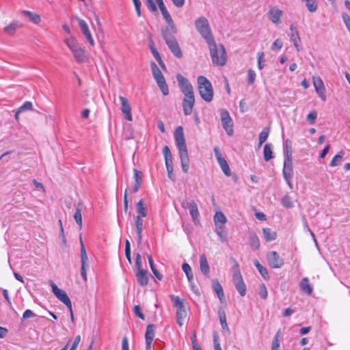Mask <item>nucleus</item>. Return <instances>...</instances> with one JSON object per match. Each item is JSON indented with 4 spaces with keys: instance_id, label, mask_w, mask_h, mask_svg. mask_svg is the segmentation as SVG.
<instances>
[{
    "instance_id": "obj_1",
    "label": "nucleus",
    "mask_w": 350,
    "mask_h": 350,
    "mask_svg": "<svg viewBox=\"0 0 350 350\" xmlns=\"http://www.w3.org/2000/svg\"><path fill=\"white\" fill-rule=\"evenodd\" d=\"M176 79L180 91L184 94L183 100V113L185 116H189L192 113L196 102L193 88L189 80L180 74L176 75Z\"/></svg>"
},
{
    "instance_id": "obj_2",
    "label": "nucleus",
    "mask_w": 350,
    "mask_h": 350,
    "mask_svg": "<svg viewBox=\"0 0 350 350\" xmlns=\"http://www.w3.org/2000/svg\"><path fill=\"white\" fill-rule=\"evenodd\" d=\"M198 91L201 98L206 103L213 99L214 91L210 81L204 76L200 75L197 79Z\"/></svg>"
},
{
    "instance_id": "obj_3",
    "label": "nucleus",
    "mask_w": 350,
    "mask_h": 350,
    "mask_svg": "<svg viewBox=\"0 0 350 350\" xmlns=\"http://www.w3.org/2000/svg\"><path fill=\"white\" fill-rule=\"evenodd\" d=\"M208 45L211 59L213 64L223 66L226 62V55L222 44L217 45L215 40L207 43Z\"/></svg>"
},
{
    "instance_id": "obj_4",
    "label": "nucleus",
    "mask_w": 350,
    "mask_h": 350,
    "mask_svg": "<svg viewBox=\"0 0 350 350\" xmlns=\"http://www.w3.org/2000/svg\"><path fill=\"white\" fill-rule=\"evenodd\" d=\"M64 42L73 54L77 62H83L86 59L85 51L73 36L65 38Z\"/></svg>"
},
{
    "instance_id": "obj_5",
    "label": "nucleus",
    "mask_w": 350,
    "mask_h": 350,
    "mask_svg": "<svg viewBox=\"0 0 350 350\" xmlns=\"http://www.w3.org/2000/svg\"><path fill=\"white\" fill-rule=\"evenodd\" d=\"M195 26L198 31L205 39L207 43L214 40L208 21L205 17L201 16L196 19Z\"/></svg>"
},
{
    "instance_id": "obj_6",
    "label": "nucleus",
    "mask_w": 350,
    "mask_h": 350,
    "mask_svg": "<svg viewBox=\"0 0 350 350\" xmlns=\"http://www.w3.org/2000/svg\"><path fill=\"white\" fill-rule=\"evenodd\" d=\"M171 299L174 306L177 308L176 314L177 323L179 326H182L187 314L184 300L175 295H171Z\"/></svg>"
},
{
    "instance_id": "obj_7",
    "label": "nucleus",
    "mask_w": 350,
    "mask_h": 350,
    "mask_svg": "<svg viewBox=\"0 0 350 350\" xmlns=\"http://www.w3.org/2000/svg\"><path fill=\"white\" fill-rule=\"evenodd\" d=\"M233 282L240 295L241 296H245L246 293V286L237 265L236 268L234 269Z\"/></svg>"
},
{
    "instance_id": "obj_8",
    "label": "nucleus",
    "mask_w": 350,
    "mask_h": 350,
    "mask_svg": "<svg viewBox=\"0 0 350 350\" xmlns=\"http://www.w3.org/2000/svg\"><path fill=\"white\" fill-rule=\"evenodd\" d=\"M221 116V121L222 126L227 134L230 136L233 134V123L232 120L229 114V113L224 109H222L220 112Z\"/></svg>"
},
{
    "instance_id": "obj_9",
    "label": "nucleus",
    "mask_w": 350,
    "mask_h": 350,
    "mask_svg": "<svg viewBox=\"0 0 350 350\" xmlns=\"http://www.w3.org/2000/svg\"><path fill=\"white\" fill-rule=\"evenodd\" d=\"M174 137L176 139V146L179 150L180 153H187V146L185 144V139L183 133V127L179 126L176 128Z\"/></svg>"
},
{
    "instance_id": "obj_10",
    "label": "nucleus",
    "mask_w": 350,
    "mask_h": 350,
    "mask_svg": "<svg viewBox=\"0 0 350 350\" xmlns=\"http://www.w3.org/2000/svg\"><path fill=\"white\" fill-rule=\"evenodd\" d=\"M53 293L57 297L59 300L63 302L68 308H70L71 301L68 297L66 293L59 288L52 281H51Z\"/></svg>"
},
{
    "instance_id": "obj_11",
    "label": "nucleus",
    "mask_w": 350,
    "mask_h": 350,
    "mask_svg": "<svg viewBox=\"0 0 350 350\" xmlns=\"http://www.w3.org/2000/svg\"><path fill=\"white\" fill-rule=\"evenodd\" d=\"M312 82L319 97L325 101L326 100V90L323 80L319 76H314L312 77Z\"/></svg>"
},
{
    "instance_id": "obj_12",
    "label": "nucleus",
    "mask_w": 350,
    "mask_h": 350,
    "mask_svg": "<svg viewBox=\"0 0 350 350\" xmlns=\"http://www.w3.org/2000/svg\"><path fill=\"white\" fill-rule=\"evenodd\" d=\"M267 259L269 266L273 269H278L284 265L283 260L280 257L279 254L275 252H269L267 254Z\"/></svg>"
},
{
    "instance_id": "obj_13",
    "label": "nucleus",
    "mask_w": 350,
    "mask_h": 350,
    "mask_svg": "<svg viewBox=\"0 0 350 350\" xmlns=\"http://www.w3.org/2000/svg\"><path fill=\"white\" fill-rule=\"evenodd\" d=\"M177 32V29L174 23H167V26L161 29V33L165 42L175 38L174 35Z\"/></svg>"
},
{
    "instance_id": "obj_14",
    "label": "nucleus",
    "mask_w": 350,
    "mask_h": 350,
    "mask_svg": "<svg viewBox=\"0 0 350 350\" xmlns=\"http://www.w3.org/2000/svg\"><path fill=\"white\" fill-rule=\"evenodd\" d=\"M121 103V111L125 116V118L129 121H132L131 109L126 98L119 96Z\"/></svg>"
},
{
    "instance_id": "obj_15",
    "label": "nucleus",
    "mask_w": 350,
    "mask_h": 350,
    "mask_svg": "<svg viewBox=\"0 0 350 350\" xmlns=\"http://www.w3.org/2000/svg\"><path fill=\"white\" fill-rule=\"evenodd\" d=\"M143 217H144L137 215L134 217L138 245H140L142 241V230L144 226V221L142 219Z\"/></svg>"
},
{
    "instance_id": "obj_16",
    "label": "nucleus",
    "mask_w": 350,
    "mask_h": 350,
    "mask_svg": "<svg viewBox=\"0 0 350 350\" xmlns=\"http://www.w3.org/2000/svg\"><path fill=\"white\" fill-rule=\"evenodd\" d=\"M293 175V164L291 155L287 154L284 162L283 176L285 180L291 179Z\"/></svg>"
},
{
    "instance_id": "obj_17",
    "label": "nucleus",
    "mask_w": 350,
    "mask_h": 350,
    "mask_svg": "<svg viewBox=\"0 0 350 350\" xmlns=\"http://www.w3.org/2000/svg\"><path fill=\"white\" fill-rule=\"evenodd\" d=\"M171 52L177 57H182V51L176 38L165 42Z\"/></svg>"
},
{
    "instance_id": "obj_18",
    "label": "nucleus",
    "mask_w": 350,
    "mask_h": 350,
    "mask_svg": "<svg viewBox=\"0 0 350 350\" xmlns=\"http://www.w3.org/2000/svg\"><path fill=\"white\" fill-rule=\"evenodd\" d=\"M165 160V165L167 171V176L172 180L174 181L175 176L173 174V162H172V154H164Z\"/></svg>"
},
{
    "instance_id": "obj_19",
    "label": "nucleus",
    "mask_w": 350,
    "mask_h": 350,
    "mask_svg": "<svg viewBox=\"0 0 350 350\" xmlns=\"http://www.w3.org/2000/svg\"><path fill=\"white\" fill-rule=\"evenodd\" d=\"M282 15V11L274 7L271 8L269 11V18L275 24L280 22Z\"/></svg>"
},
{
    "instance_id": "obj_20",
    "label": "nucleus",
    "mask_w": 350,
    "mask_h": 350,
    "mask_svg": "<svg viewBox=\"0 0 350 350\" xmlns=\"http://www.w3.org/2000/svg\"><path fill=\"white\" fill-rule=\"evenodd\" d=\"M135 275L138 284L142 286H146L149 282V278L147 275V271L144 269L136 271Z\"/></svg>"
},
{
    "instance_id": "obj_21",
    "label": "nucleus",
    "mask_w": 350,
    "mask_h": 350,
    "mask_svg": "<svg viewBox=\"0 0 350 350\" xmlns=\"http://www.w3.org/2000/svg\"><path fill=\"white\" fill-rule=\"evenodd\" d=\"M200 268L201 272L206 277L209 274V265L206 259V256L204 254H202L200 256Z\"/></svg>"
},
{
    "instance_id": "obj_22",
    "label": "nucleus",
    "mask_w": 350,
    "mask_h": 350,
    "mask_svg": "<svg viewBox=\"0 0 350 350\" xmlns=\"http://www.w3.org/2000/svg\"><path fill=\"white\" fill-rule=\"evenodd\" d=\"M217 156V160L218 161V163L221 169V170L223 171V172L224 173V174L227 176H230V167H229V165L226 161V160L222 157V155L221 154H216Z\"/></svg>"
},
{
    "instance_id": "obj_23",
    "label": "nucleus",
    "mask_w": 350,
    "mask_h": 350,
    "mask_svg": "<svg viewBox=\"0 0 350 350\" xmlns=\"http://www.w3.org/2000/svg\"><path fill=\"white\" fill-rule=\"evenodd\" d=\"M290 30H291V40L293 42L294 46L297 49V51H299V46L298 42L300 40V38L299 36V32L296 27H295L293 25L290 26Z\"/></svg>"
},
{
    "instance_id": "obj_24",
    "label": "nucleus",
    "mask_w": 350,
    "mask_h": 350,
    "mask_svg": "<svg viewBox=\"0 0 350 350\" xmlns=\"http://www.w3.org/2000/svg\"><path fill=\"white\" fill-rule=\"evenodd\" d=\"M21 13L25 16L28 17V18L34 24H38L41 21V17L37 13L28 10H23Z\"/></svg>"
},
{
    "instance_id": "obj_25",
    "label": "nucleus",
    "mask_w": 350,
    "mask_h": 350,
    "mask_svg": "<svg viewBox=\"0 0 350 350\" xmlns=\"http://www.w3.org/2000/svg\"><path fill=\"white\" fill-rule=\"evenodd\" d=\"M262 233L264 236V239L266 241L269 242L274 241L276 239L277 234L275 231L272 230L271 228H265L262 229Z\"/></svg>"
},
{
    "instance_id": "obj_26",
    "label": "nucleus",
    "mask_w": 350,
    "mask_h": 350,
    "mask_svg": "<svg viewBox=\"0 0 350 350\" xmlns=\"http://www.w3.org/2000/svg\"><path fill=\"white\" fill-rule=\"evenodd\" d=\"M20 27H21V25L18 21H13L10 23L9 25H6L4 27L3 30L6 33L12 36L15 33L16 30Z\"/></svg>"
},
{
    "instance_id": "obj_27",
    "label": "nucleus",
    "mask_w": 350,
    "mask_h": 350,
    "mask_svg": "<svg viewBox=\"0 0 350 350\" xmlns=\"http://www.w3.org/2000/svg\"><path fill=\"white\" fill-rule=\"evenodd\" d=\"M190 215L194 222L198 221V217L200 215L198 206L194 201H191L189 203Z\"/></svg>"
},
{
    "instance_id": "obj_28",
    "label": "nucleus",
    "mask_w": 350,
    "mask_h": 350,
    "mask_svg": "<svg viewBox=\"0 0 350 350\" xmlns=\"http://www.w3.org/2000/svg\"><path fill=\"white\" fill-rule=\"evenodd\" d=\"M218 315L219 318L220 324L223 330L229 332V328L226 322V317L225 311L222 309L219 310Z\"/></svg>"
},
{
    "instance_id": "obj_29",
    "label": "nucleus",
    "mask_w": 350,
    "mask_h": 350,
    "mask_svg": "<svg viewBox=\"0 0 350 350\" xmlns=\"http://www.w3.org/2000/svg\"><path fill=\"white\" fill-rule=\"evenodd\" d=\"M74 219L79 226V229L82 228V216H81V204L80 202L78 203L76 207V211L74 215Z\"/></svg>"
},
{
    "instance_id": "obj_30",
    "label": "nucleus",
    "mask_w": 350,
    "mask_h": 350,
    "mask_svg": "<svg viewBox=\"0 0 350 350\" xmlns=\"http://www.w3.org/2000/svg\"><path fill=\"white\" fill-rule=\"evenodd\" d=\"M300 287L301 290L306 292L308 295H310L312 292V287L311 286L308 278H304L301 280Z\"/></svg>"
},
{
    "instance_id": "obj_31",
    "label": "nucleus",
    "mask_w": 350,
    "mask_h": 350,
    "mask_svg": "<svg viewBox=\"0 0 350 350\" xmlns=\"http://www.w3.org/2000/svg\"><path fill=\"white\" fill-rule=\"evenodd\" d=\"M226 217L222 212L219 211L215 213L214 216L215 226H223L226 223Z\"/></svg>"
},
{
    "instance_id": "obj_32",
    "label": "nucleus",
    "mask_w": 350,
    "mask_h": 350,
    "mask_svg": "<svg viewBox=\"0 0 350 350\" xmlns=\"http://www.w3.org/2000/svg\"><path fill=\"white\" fill-rule=\"evenodd\" d=\"M137 211L138 213L137 216L141 217H146L147 216V208L145 205L144 201L143 199H141L137 203Z\"/></svg>"
},
{
    "instance_id": "obj_33",
    "label": "nucleus",
    "mask_w": 350,
    "mask_h": 350,
    "mask_svg": "<svg viewBox=\"0 0 350 350\" xmlns=\"http://www.w3.org/2000/svg\"><path fill=\"white\" fill-rule=\"evenodd\" d=\"M250 244L252 250H257L260 247V240L258 236L252 232L250 237Z\"/></svg>"
},
{
    "instance_id": "obj_34",
    "label": "nucleus",
    "mask_w": 350,
    "mask_h": 350,
    "mask_svg": "<svg viewBox=\"0 0 350 350\" xmlns=\"http://www.w3.org/2000/svg\"><path fill=\"white\" fill-rule=\"evenodd\" d=\"M147 258H148V262H149V265H150V269L153 273V274L154 275V276L159 280H161L163 278V275L161 274L158 271L157 269L155 268L154 265V262H153V260L151 257L150 255H147Z\"/></svg>"
},
{
    "instance_id": "obj_35",
    "label": "nucleus",
    "mask_w": 350,
    "mask_h": 350,
    "mask_svg": "<svg viewBox=\"0 0 350 350\" xmlns=\"http://www.w3.org/2000/svg\"><path fill=\"white\" fill-rule=\"evenodd\" d=\"M182 269L183 271L186 274V276L189 282H191L193 279V275L190 265L187 262H184L182 265Z\"/></svg>"
},
{
    "instance_id": "obj_36",
    "label": "nucleus",
    "mask_w": 350,
    "mask_h": 350,
    "mask_svg": "<svg viewBox=\"0 0 350 350\" xmlns=\"http://www.w3.org/2000/svg\"><path fill=\"white\" fill-rule=\"evenodd\" d=\"M154 329L155 327L152 324H150L147 326L145 335L146 340H153L154 337Z\"/></svg>"
},
{
    "instance_id": "obj_37",
    "label": "nucleus",
    "mask_w": 350,
    "mask_h": 350,
    "mask_svg": "<svg viewBox=\"0 0 350 350\" xmlns=\"http://www.w3.org/2000/svg\"><path fill=\"white\" fill-rule=\"evenodd\" d=\"M150 65L152 73L154 79L164 77L157 65L154 62H152Z\"/></svg>"
},
{
    "instance_id": "obj_38",
    "label": "nucleus",
    "mask_w": 350,
    "mask_h": 350,
    "mask_svg": "<svg viewBox=\"0 0 350 350\" xmlns=\"http://www.w3.org/2000/svg\"><path fill=\"white\" fill-rule=\"evenodd\" d=\"M180 161L182 164L183 170L187 173L189 170V159L188 154H180Z\"/></svg>"
},
{
    "instance_id": "obj_39",
    "label": "nucleus",
    "mask_w": 350,
    "mask_h": 350,
    "mask_svg": "<svg viewBox=\"0 0 350 350\" xmlns=\"http://www.w3.org/2000/svg\"><path fill=\"white\" fill-rule=\"evenodd\" d=\"M254 265L256 269L258 270L261 275L265 278H268V271L265 267H264L257 260H254Z\"/></svg>"
},
{
    "instance_id": "obj_40",
    "label": "nucleus",
    "mask_w": 350,
    "mask_h": 350,
    "mask_svg": "<svg viewBox=\"0 0 350 350\" xmlns=\"http://www.w3.org/2000/svg\"><path fill=\"white\" fill-rule=\"evenodd\" d=\"M281 203L286 208H292L294 206V203L291 198L288 195L284 196L282 198Z\"/></svg>"
},
{
    "instance_id": "obj_41",
    "label": "nucleus",
    "mask_w": 350,
    "mask_h": 350,
    "mask_svg": "<svg viewBox=\"0 0 350 350\" xmlns=\"http://www.w3.org/2000/svg\"><path fill=\"white\" fill-rule=\"evenodd\" d=\"M269 134V129L268 128H264L263 130L260 132L259 135V145H261L262 143H264Z\"/></svg>"
},
{
    "instance_id": "obj_42",
    "label": "nucleus",
    "mask_w": 350,
    "mask_h": 350,
    "mask_svg": "<svg viewBox=\"0 0 350 350\" xmlns=\"http://www.w3.org/2000/svg\"><path fill=\"white\" fill-rule=\"evenodd\" d=\"M257 58H258V68L260 70H262L264 66V62H265V53L262 51H260L257 53Z\"/></svg>"
},
{
    "instance_id": "obj_43",
    "label": "nucleus",
    "mask_w": 350,
    "mask_h": 350,
    "mask_svg": "<svg viewBox=\"0 0 350 350\" xmlns=\"http://www.w3.org/2000/svg\"><path fill=\"white\" fill-rule=\"evenodd\" d=\"M215 232L217 234L219 237L220 240L221 241H226V235L224 231L223 226H215Z\"/></svg>"
},
{
    "instance_id": "obj_44",
    "label": "nucleus",
    "mask_w": 350,
    "mask_h": 350,
    "mask_svg": "<svg viewBox=\"0 0 350 350\" xmlns=\"http://www.w3.org/2000/svg\"><path fill=\"white\" fill-rule=\"evenodd\" d=\"M133 178L135 183L142 184V173L137 169H133Z\"/></svg>"
},
{
    "instance_id": "obj_45",
    "label": "nucleus",
    "mask_w": 350,
    "mask_h": 350,
    "mask_svg": "<svg viewBox=\"0 0 350 350\" xmlns=\"http://www.w3.org/2000/svg\"><path fill=\"white\" fill-rule=\"evenodd\" d=\"M258 289L260 297L263 299H266L268 295L266 286L264 284H261L259 285Z\"/></svg>"
},
{
    "instance_id": "obj_46",
    "label": "nucleus",
    "mask_w": 350,
    "mask_h": 350,
    "mask_svg": "<svg viewBox=\"0 0 350 350\" xmlns=\"http://www.w3.org/2000/svg\"><path fill=\"white\" fill-rule=\"evenodd\" d=\"M82 33H83V36L85 37V38H86L87 41L88 42V43L91 46H94L95 45V42H94V39H93V38L92 36V34L90 33V29L86 30V31H82Z\"/></svg>"
},
{
    "instance_id": "obj_47",
    "label": "nucleus",
    "mask_w": 350,
    "mask_h": 350,
    "mask_svg": "<svg viewBox=\"0 0 350 350\" xmlns=\"http://www.w3.org/2000/svg\"><path fill=\"white\" fill-rule=\"evenodd\" d=\"M213 345H214V349L215 350H222L220 346V344L219 342V334L217 332L213 333Z\"/></svg>"
},
{
    "instance_id": "obj_48",
    "label": "nucleus",
    "mask_w": 350,
    "mask_h": 350,
    "mask_svg": "<svg viewBox=\"0 0 350 350\" xmlns=\"http://www.w3.org/2000/svg\"><path fill=\"white\" fill-rule=\"evenodd\" d=\"M76 20L78 22L79 26L81 31H86V30L89 29L88 25L84 20H83L79 17H76Z\"/></svg>"
},
{
    "instance_id": "obj_49",
    "label": "nucleus",
    "mask_w": 350,
    "mask_h": 350,
    "mask_svg": "<svg viewBox=\"0 0 350 350\" xmlns=\"http://www.w3.org/2000/svg\"><path fill=\"white\" fill-rule=\"evenodd\" d=\"M161 12L167 23H172L174 22L167 8L161 9Z\"/></svg>"
},
{
    "instance_id": "obj_50",
    "label": "nucleus",
    "mask_w": 350,
    "mask_h": 350,
    "mask_svg": "<svg viewBox=\"0 0 350 350\" xmlns=\"http://www.w3.org/2000/svg\"><path fill=\"white\" fill-rule=\"evenodd\" d=\"M342 18L343 20V22L348 29L349 32L350 31V16L349 14L346 12L342 13Z\"/></svg>"
},
{
    "instance_id": "obj_51",
    "label": "nucleus",
    "mask_w": 350,
    "mask_h": 350,
    "mask_svg": "<svg viewBox=\"0 0 350 350\" xmlns=\"http://www.w3.org/2000/svg\"><path fill=\"white\" fill-rule=\"evenodd\" d=\"M248 83L253 84L256 79V72L252 69H249L247 71Z\"/></svg>"
},
{
    "instance_id": "obj_52",
    "label": "nucleus",
    "mask_w": 350,
    "mask_h": 350,
    "mask_svg": "<svg viewBox=\"0 0 350 350\" xmlns=\"http://www.w3.org/2000/svg\"><path fill=\"white\" fill-rule=\"evenodd\" d=\"M32 107V103L30 101H26L18 108V109L20 111L23 112L27 110H31Z\"/></svg>"
},
{
    "instance_id": "obj_53",
    "label": "nucleus",
    "mask_w": 350,
    "mask_h": 350,
    "mask_svg": "<svg viewBox=\"0 0 350 350\" xmlns=\"http://www.w3.org/2000/svg\"><path fill=\"white\" fill-rule=\"evenodd\" d=\"M213 288L217 294L223 291V288L217 280H214L213 281Z\"/></svg>"
},
{
    "instance_id": "obj_54",
    "label": "nucleus",
    "mask_w": 350,
    "mask_h": 350,
    "mask_svg": "<svg viewBox=\"0 0 350 350\" xmlns=\"http://www.w3.org/2000/svg\"><path fill=\"white\" fill-rule=\"evenodd\" d=\"M317 117V113L316 111H313L309 113L307 116L306 120L310 124H314V121Z\"/></svg>"
},
{
    "instance_id": "obj_55",
    "label": "nucleus",
    "mask_w": 350,
    "mask_h": 350,
    "mask_svg": "<svg viewBox=\"0 0 350 350\" xmlns=\"http://www.w3.org/2000/svg\"><path fill=\"white\" fill-rule=\"evenodd\" d=\"M146 5L149 10L152 12H157V8L154 3L153 0H146Z\"/></svg>"
},
{
    "instance_id": "obj_56",
    "label": "nucleus",
    "mask_w": 350,
    "mask_h": 350,
    "mask_svg": "<svg viewBox=\"0 0 350 350\" xmlns=\"http://www.w3.org/2000/svg\"><path fill=\"white\" fill-rule=\"evenodd\" d=\"M271 350H280V343L278 340V333L275 335L271 345Z\"/></svg>"
},
{
    "instance_id": "obj_57",
    "label": "nucleus",
    "mask_w": 350,
    "mask_h": 350,
    "mask_svg": "<svg viewBox=\"0 0 350 350\" xmlns=\"http://www.w3.org/2000/svg\"><path fill=\"white\" fill-rule=\"evenodd\" d=\"M149 46H150V51H151L152 55H154V57H155V59L157 57H159V56H160L159 53L154 46V43L151 39L149 42Z\"/></svg>"
},
{
    "instance_id": "obj_58",
    "label": "nucleus",
    "mask_w": 350,
    "mask_h": 350,
    "mask_svg": "<svg viewBox=\"0 0 350 350\" xmlns=\"http://www.w3.org/2000/svg\"><path fill=\"white\" fill-rule=\"evenodd\" d=\"M282 47V42L280 39L275 40L272 46L271 49L272 50H280Z\"/></svg>"
},
{
    "instance_id": "obj_59",
    "label": "nucleus",
    "mask_w": 350,
    "mask_h": 350,
    "mask_svg": "<svg viewBox=\"0 0 350 350\" xmlns=\"http://www.w3.org/2000/svg\"><path fill=\"white\" fill-rule=\"evenodd\" d=\"M341 154H336L330 163V165L334 167L337 165L342 160Z\"/></svg>"
},
{
    "instance_id": "obj_60",
    "label": "nucleus",
    "mask_w": 350,
    "mask_h": 350,
    "mask_svg": "<svg viewBox=\"0 0 350 350\" xmlns=\"http://www.w3.org/2000/svg\"><path fill=\"white\" fill-rule=\"evenodd\" d=\"M129 209L128 189H126L124 194V210L126 213Z\"/></svg>"
},
{
    "instance_id": "obj_61",
    "label": "nucleus",
    "mask_w": 350,
    "mask_h": 350,
    "mask_svg": "<svg viewBox=\"0 0 350 350\" xmlns=\"http://www.w3.org/2000/svg\"><path fill=\"white\" fill-rule=\"evenodd\" d=\"M135 312L136 315L140 318L141 319L144 320L145 319L144 314L142 312L141 308L139 306H135L134 308Z\"/></svg>"
},
{
    "instance_id": "obj_62",
    "label": "nucleus",
    "mask_w": 350,
    "mask_h": 350,
    "mask_svg": "<svg viewBox=\"0 0 350 350\" xmlns=\"http://www.w3.org/2000/svg\"><path fill=\"white\" fill-rule=\"evenodd\" d=\"M35 316H36V314L33 311H31V310H29V309L26 310L23 314V317L25 319L34 317Z\"/></svg>"
},
{
    "instance_id": "obj_63",
    "label": "nucleus",
    "mask_w": 350,
    "mask_h": 350,
    "mask_svg": "<svg viewBox=\"0 0 350 350\" xmlns=\"http://www.w3.org/2000/svg\"><path fill=\"white\" fill-rule=\"evenodd\" d=\"M80 341H81V336H80V335H77L75 337L74 342L72 343V347L70 350H76Z\"/></svg>"
},
{
    "instance_id": "obj_64",
    "label": "nucleus",
    "mask_w": 350,
    "mask_h": 350,
    "mask_svg": "<svg viewBox=\"0 0 350 350\" xmlns=\"http://www.w3.org/2000/svg\"><path fill=\"white\" fill-rule=\"evenodd\" d=\"M122 350H129V341L126 337H124L122 339Z\"/></svg>"
}]
</instances>
